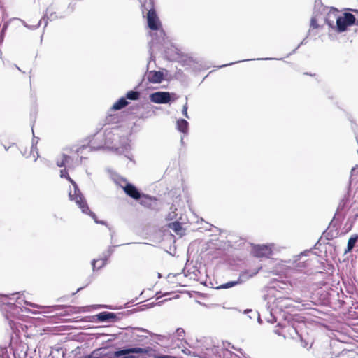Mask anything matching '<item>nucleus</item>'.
Here are the masks:
<instances>
[{"instance_id":"obj_1","label":"nucleus","mask_w":358,"mask_h":358,"mask_svg":"<svg viewBox=\"0 0 358 358\" xmlns=\"http://www.w3.org/2000/svg\"><path fill=\"white\" fill-rule=\"evenodd\" d=\"M117 137L111 130L106 129L103 133L97 132L94 136L90 137L87 145H83L79 148L78 152H82L83 150L90 148V150H98L103 148L105 146L115 149L116 152L120 155H124L127 159L131 162L134 161V156L131 153V145L126 138L123 139L122 144L116 147L113 145V142Z\"/></svg>"},{"instance_id":"obj_2","label":"nucleus","mask_w":358,"mask_h":358,"mask_svg":"<svg viewBox=\"0 0 358 358\" xmlns=\"http://www.w3.org/2000/svg\"><path fill=\"white\" fill-rule=\"evenodd\" d=\"M27 305L35 307L36 305L26 300L24 292H15L11 294H0V308L8 321L13 331L15 328L13 319L18 318L23 312L22 306Z\"/></svg>"},{"instance_id":"obj_3","label":"nucleus","mask_w":358,"mask_h":358,"mask_svg":"<svg viewBox=\"0 0 358 358\" xmlns=\"http://www.w3.org/2000/svg\"><path fill=\"white\" fill-rule=\"evenodd\" d=\"M181 185V188L177 187L167 192L168 188L166 185L159 182L155 184L153 189L157 194L156 196L162 199L159 201L166 199H172L173 201L175 200L176 201H189L191 197L187 187L183 182Z\"/></svg>"},{"instance_id":"obj_4","label":"nucleus","mask_w":358,"mask_h":358,"mask_svg":"<svg viewBox=\"0 0 358 358\" xmlns=\"http://www.w3.org/2000/svg\"><path fill=\"white\" fill-rule=\"evenodd\" d=\"M141 10L142 13L144 14L147 11L146 19L148 27L152 31H159V37L156 43H161L162 41L164 40L165 33L162 29V24L157 15L156 10L154 6V0H145L141 3Z\"/></svg>"},{"instance_id":"obj_5","label":"nucleus","mask_w":358,"mask_h":358,"mask_svg":"<svg viewBox=\"0 0 358 358\" xmlns=\"http://www.w3.org/2000/svg\"><path fill=\"white\" fill-rule=\"evenodd\" d=\"M293 302L300 303L301 300L300 298L292 299L290 297L278 296L273 301L274 307L268 306L270 309V317L267 319L270 323H274L277 321L275 313L279 311H282L286 309H290L293 306Z\"/></svg>"},{"instance_id":"obj_6","label":"nucleus","mask_w":358,"mask_h":358,"mask_svg":"<svg viewBox=\"0 0 358 358\" xmlns=\"http://www.w3.org/2000/svg\"><path fill=\"white\" fill-rule=\"evenodd\" d=\"M123 189L124 193L131 199L138 201L145 199L150 201H159L162 199L154 195H149L141 192L134 185L128 182L125 179L121 178L120 182H116Z\"/></svg>"},{"instance_id":"obj_7","label":"nucleus","mask_w":358,"mask_h":358,"mask_svg":"<svg viewBox=\"0 0 358 358\" xmlns=\"http://www.w3.org/2000/svg\"><path fill=\"white\" fill-rule=\"evenodd\" d=\"M312 250H306L301 252L299 255H296L292 259H290L288 263L290 264V266L294 269L302 271L310 265V261L306 257L309 254L312 253Z\"/></svg>"},{"instance_id":"obj_8","label":"nucleus","mask_w":358,"mask_h":358,"mask_svg":"<svg viewBox=\"0 0 358 358\" xmlns=\"http://www.w3.org/2000/svg\"><path fill=\"white\" fill-rule=\"evenodd\" d=\"M355 15L349 13L345 12L343 16H338L336 18V29L338 33L344 32L347 30L348 27L355 24Z\"/></svg>"},{"instance_id":"obj_9","label":"nucleus","mask_w":358,"mask_h":358,"mask_svg":"<svg viewBox=\"0 0 358 358\" xmlns=\"http://www.w3.org/2000/svg\"><path fill=\"white\" fill-rule=\"evenodd\" d=\"M350 203H340L335 213L332 222H340L343 218L347 216V213L355 212V208Z\"/></svg>"},{"instance_id":"obj_10","label":"nucleus","mask_w":358,"mask_h":358,"mask_svg":"<svg viewBox=\"0 0 358 358\" xmlns=\"http://www.w3.org/2000/svg\"><path fill=\"white\" fill-rule=\"evenodd\" d=\"M131 341L134 343V346L153 349L152 340L146 335L133 333Z\"/></svg>"},{"instance_id":"obj_11","label":"nucleus","mask_w":358,"mask_h":358,"mask_svg":"<svg viewBox=\"0 0 358 358\" xmlns=\"http://www.w3.org/2000/svg\"><path fill=\"white\" fill-rule=\"evenodd\" d=\"M150 100L155 103H169L171 101V94L169 92H156L150 95Z\"/></svg>"},{"instance_id":"obj_12","label":"nucleus","mask_w":358,"mask_h":358,"mask_svg":"<svg viewBox=\"0 0 358 358\" xmlns=\"http://www.w3.org/2000/svg\"><path fill=\"white\" fill-rule=\"evenodd\" d=\"M274 249V244L259 245L254 248L253 253L257 257H269Z\"/></svg>"},{"instance_id":"obj_13","label":"nucleus","mask_w":358,"mask_h":358,"mask_svg":"<svg viewBox=\"0 0 358 358\" xmlns=\"http://www.w3.org/2000/svg\"><path fill=\"white\" fill-rule=\"evenodd\" d=\"M53 4H50L45 10V12L42 17V18L40 20L45 22V27H47L48 20L49 21H54L57 19H62L64 17V15H58L56 12L53 11Z\"/></svg>"},{"instance_id":"obj_14","label":"nucleus","mask_w":358,"mask_h":358,"mask_svg":"<svg viewBox=\"0 0 358 358\" xmlns=\"http://www.w3.org/2000/svg\"><path fill=\"white\" fill-rule=\"evenodd\" d=\"M96 317L100 322H115L120 319L117 314L107 311L99 313L96 315Z\"/></svg>"},{"instance_id":"obj_15","label":"nucleus","mask_w":358,"mask_h":358,"mask_svg":"<svg viewBox=\"0 0 358 358\" xmlns=\"http://www.w3.org/2000/svg\"><path fill=\"white\" fill-rule=\"evenodd\" d=\"M71 183L73 186V190H70L69 192V197L71 200H74L75 201H85V197L78 188V185L73 180H71Z\"/></svg>"},{"instance_id":"obj_16","label":"nucleus","mask_w":358,"mask_h":358,"mask_svg":"<svg viewBox=\"0 0 358 358\" xmlns=\"http://www.w3.org/2000/svg\"><path fill=\"white\" fill-rule=\"evenodd\" d=\"M178 209L176 207L174 203H172V205L170 207V212L166 215V219L167 220L183 221L181 210H179L180 212H178Z\"/></svg>"},{"instance_id":"obj_17","label":"nucleus","mask_w":358,"mask_h":358,"mask_svg":"<svg viewBox=\"0 0 358 358\" xmlns=\"http://www.w3.org/2000/svg\"><path fill=\"white\" fill-rule=\"evenodd\" d=\"M164 78V73L161 71H151L148 74V80L152 83H160Z\"/></svg>"},{"instance_id":"obj_18","label":"nucleus","mask_w":358,"mask_h":358,"mask_svg":"<svg viewBox=\"0 0 358 358\" xmlns=\"http://www.w3.org/2000/svg\"><path fill=\"white\" fill-rule=\"evenodd\" d=\"M77 203L78 208L81 210V211L83 213L90 215L94 219V220L96 223L106 224L104 221H99L96 219V216L95 213L90 210V209L87 205V203Z\"/></svg>"},{"instance_id":"obj_19","label":"nucleus","mask_w":358,"mask_h":358,"mask_svg":"<svg viewBox=\"0 0 358 358\" xmlns=\"http://www.w3.org/2000/svg\"><path fill=\"white\" fill-rule=\"evenodd\" d=\"M110 256H108V252L106 251L103 253L102 257L100 259H94L92 262L93 270L100 269L107 264V260Z\"/></svg>"},{"instance_id":"obj_20","label":"nucleus","mask_w":358,"mask_h":358,"mask_svg":"<svg viewBox=\"0 0 358 358\" xmlns=\"http://www.w3.org/2000/svg\"><path fill=\"white\" fill-rule=\"evenodd\" d=\"M261 268H262V267H259L257 270H255L252 272L246 271H243V272L241 273L239 275V277L238 278V279L236 280V282H238V285H241V284L245 282V281H247L250 278H252L253 276H255L256 274L258 273V272L259 271V270Z\"/></svg>"},{"instance_id":"obj_21","label":"nucleus","mask_w":358,"mask_h":358,"mask_svg":"<svg viewBox=\"0 0 358 358\" xmlns=\"http://www.w3.org/2000/svg\"><path fill=\"white\" fill-rule=\"evenodd\" d=\"M176 129L183 134H187L189 130V122L186 120L180 118L176 122Z\"/></svg>"},{"instance_id":"obj_22","label":"nucleus","mask_w":358,"mask_h":358,"mask_svg":"<svg viewBox=\"0 0 358 358\" xmlns=\"http://www.w3.org/2000/svg\"><path fill=\"white\" fill-rule=\"evenodd\" d=\"M129 104L124 96L120 98L111 107L112 110H120L125 108Z\"/></svg>"},{"instance_id":"obj_23","label":"nucleus","mask_w":358,"mask_h":358,"mask_svg":"<svg viewBox=\"0 0 358 358\" xmlns=\"http://www.w3.org/2000/svg\"><path fill=\"white\" fill-rule=\"evenodd\" d=\"M141 94L138 91L131 90L127 92L125 98L127 100L137 101L140 99Z\"/></svg>"},{"instance_id":"obj_24","label":"nucleus","mask_w":358,"mask_h":358,"mask_svg":"<svg viewBox=\"0 0 358 358\" xmlns=\"http://www.w3.org/2000/svg\"><path fill=\"white\" fill-rule=\"evenodd\" d=\"M182 221L181 220L173 221V222L169 223L168 224V227L169 228L171 229L174 232L178 234L182 230Z\"/></svg>"},{"instance_id":"obj_25","label":"nucleus","mask_w":358,"mask_h":358,"mask_svg":"<svg viewBox=\"0 0 358 358\" xmlns=\"http://www.w3.org/2000/svg\"><path fill=\"white\" fill-rule=\"evenodd\" d=\"M68 160H72L71 157H70L67 155L63 154L62 155V159L60 160L57 159L56 162V164H57V166H59V167L67 168Z\"/></svg>"},{"instance_id":"obj_26","label":"nucleus","mask_w":358,"mask_h":358,"mask_svg":"<svg viewBox=\"0 0 358 358\" xmlns=\"http://www.w3.org/2000/svg\"><path fill=\"white\" fill-rule=\"evenodd\" d=\"M358 240V235L351 236L348 241L347 251H350L355 247Z\"/></svg>"},{"instance_id":"obj_27","label":"nucleus","mask_w":358,"mask_h":358,"mask_svg":"<svg viewBox=\"0 0 358 358\" xmlns=\"http://www.w3.org/2000/svg\"><path fill=\"white\" fill-rule=\"evenodd\" d=\"M348 222L352 225L358 217V210L355 208V212L347 213Z\"/></svg>"},{"instance_id":"obj_28","label":"nucleus","mask_w":358,"mask_h":358,"mask_svg":"<svg viewBox=\"0 0 358 358\" xmlns=\"http://www.w3.org/2000/svg\"><path fill=\"white\" fill-rule=\"evenodd\" d=\"M236 285H238V282H236V280L229 281L228 282L224 283V284L217 287L216 289H229V288H231V287H234Z\"/></svg>"},{"instance_id":"obj_29","label":"nucleus","mask_w":358,"mask_h":358,"mask_svg":"<svg viewBox=\"0 0 358 358\" xmlns=\"http://www.w3.org/2000/svg\"><path fill=\"white\" fill-rule=\"evenodd\" d=\"M19 20L21 22V23L26 28L31 29V30H35L38 29L41 24V20H39V22L36 25H29L24 20L19 19Z\"/></svg>"},{"instance_id":"obj_30","label":"nucleus","mask_w":358,"mask_h":358,"mask_svg":"<svg viewBox=\"0 0 358 358\" xmlns=\"http://www.w3.org/2000/svg\"><path fill=\"white\" fill-rule=\"evenodd\" d=\"M355 176H358V168H357V166L353 167L352 169H351V172H350V181H349V185L350 186L351 185V183L352 182L353 180H354V177Z\"/></svg>"},{"instance_id":"obj_31","label":"nucleus","mask_w":358,"mask_h":358,"mask_svg":"<svg viewBox=\"0 0 358 358\" xmlns=\"http://www.w3.org/2000/svg\"><path fill=\"white\" fill-rule=\"evenodd\" d=\"M309 34H310V31H308V33L307 36H306V37L302 40V41H301V42L298 45H297V47H296L295 49H294V50H292V52H290L289 54H288V55L287 56V57H288L289 55H292V54L295 53V52H296V51L298 50V48H299V47H300L301 45H306V44L307 43V38H308V37Z\"/></svg>"},{"instance_id":"obj_32","label":"nucleus","mask_w":358,"mask_h":358,"mask_svg":"<svg viewBox=\"0 0 358 358\" xmlns=\"http://www.w3.org/2000/svg\"><path fill=\"white\" fill-rule=\"evenodd\" d=\"M8 348L7 347H1L0 348V357L1 358H9Z\"/></svg>"},{"instance_id":"obj_33","label":"nucleus","mask_w":358,"mask_h":358,"mask_svg":"<svg viewBox=\"0 0 358 358\" xmlns=\"http://www.w3.org/2000/svg\"><path fill=\"white\" fill-rule=\"evenodd\" d=\"M136 329L141 332H144V333L149 334L151 336H155V337H157L158 338V340H161V338H162V336L159 335V334H152L150 331H149L148 330L143 329V328H136Z\"/></svg>"},{"instance_id":"obj_34","label":"nucleus","mask_w":358,"mask_h":358,"mask_svg":"<svg viewBox=\"0 0 358 358\" xmlns=\"http://www.w3.org/2000/svg\"><path fill=\"white\" fill-rule=\"evenodd\" d=\"M60 177L62 178H66L70 182H71V180H72L68 173L66 168L62 169L60 171Z\"/></svg>"},{"instance_id":"obj_35","label":"nucleus","mask_w":358,"mask_h":358,"mask_svg":"<svg viewBox=\"0 0 358 358\" xmlns=\"http://www.w3.org/2000/svg\"><path fill=\"white\" fill-rule=\"evenodd\" d=\"M186 103L182 107V114L186 117V118H189V115H188V113H187V109H188V106H187V97L186 96Z\"/></svg>"},{"instance_id":"obj_36","label":"nucleus","mask_w":358,"mask_h":358,"mask_svg":"<svg viewBox=\"0 0 358 358\" xmlns=\"http://www.w3.org/2000/svg\"><path fill=\"white\" fill-rule=\"evenodd\" d=\"M245 314L248 315V317L252 319V317L257 316V312L253 311L251 309H247L244 311Z\"/></svg>"},{"instance_id":"obj_37","label":"nucleus","mask_w":358,"mask_h":358,"mask_svg":"<svg viewBox=\"0 0 358 358\" xmlns=\"http://www.w3.org/2000/svg\"><path fill=\"white\" fill-rule=\"evenodd\" d=\"M34 152L36 153V158L39 157L38 155V148H37V146L36 145H34V139H32V145H31V153L33 154V155L34 156Z\"/></svg>"},{"instance_id":"obj_38","label":"nucleus","mask_w":358,"mask_h":358,"mask_svg":"<svg viewBox=\"0 0 358 358\" xmlns=\"http://www.w3.org/2000/svg\"><path fill=\"white\" fill-rule=\"evenodd\" d=\"M310 27L313 29H317L318 27L317 20L315 17H312L310 20Z\"/></svg>"},{"instance_id":"obj_39","label":"nucleus","mask_w":358,"mask_h":358,"mask_svg":"<svg viewBox=\"0 0 358 358\" xmlns=\"http://www.w3.org/2000/svg\"><path fill=\"white\" fill-rule=\"evenodd\" d=\"M176 334L179 338L183 337L185 336V331L182 328H178L176 329Z\"/></svg>"},{"instance_id":"obj_40","label":"nucleus","mask_w":358,"mask_h":358,"mask_svg":"<svg viewBox=\"0 0 358 358\" xmlns=\"http://www.w3.org/2000/svg\"><path fill=\"white\" fill-rule=\"evenodd\" d=\"M249 60L250 59H243V60H241V61H238V62H231L229 64L221 65V66H219V68H223V67H225V66H227L232 65V64H236V63H238V62H245V61H249Z\"/></svg>"},{"instance_id":"obj_41","label":"nucleus","mask_w":358,"mask_h":358,"mask_svg":"<svg viewBox=\"0 0 358 358\" xmlns=\"http://www.w3.org/2000/svg\"><path fill=\"white\" fill-rule=\"evenodd\" d=\"M63 307L64 306L62 305H56V306L50 307V308L52 309V310H54V311H58V310H62L63 308Z\"/></svg>"},{"instance_id":"obj_42","label":"nucleus","mask_w":358,"mask_h":358,"mask_svg":"<svg viewBox=\"0 0 358 358\" xmlns=\"http://www.w3.org/2000/svg\"><path fill=\"white\" fill-rule=\"evenodd\" d=\"M75 3H70L68 6V9L69 10L70 13H72L75 9Z\"/></svg>"},{"instance_id":"obj_43","label":"nucleus","mask_w":358,"mask_h":358,"mask_svg":"<svg viewBox=\"0 0 358 358\" xmlns=\"http://www.w3.org/2000/svg\"><path fill=\"white\" fill-rule=\"evenodd\" d=\"M231 348L237 351H238L243 357L245 356V353L243 352V350L241 348H236L234 345L231 346Z\"/></svg>"},{"instance_id":"obj_44","label":"nucleus","mask_w":358,"mask_h":358,"mask_svg":"<svg viewBox=\"0 0 358 358\" xmlns=\"http://www.w3.org/2000/svg\"><path fill=\"white\" fill-rule=\"evenodd\" d=\"M114 247H115V246H113V247H110V248H108V250H107V252H108V256H110V255L113 253V252H114V249H113V248H114Z\"/></svg>"},{"instance_id":"obj_45","label":"nucleus","mask_w":358,"mask_h":358,"mask_svg":"<svg viewBox=\"0 0 358 358\" xmlns=\"http://www.w3.org/2000/svg\"><path fill=\"white\" fill-rule=\"evenodd\" d=\"M349 200H350L349 194L348 193V194L345 195L344 197L340 201H342V202L349 201Z\"/></svg>"},{"instance_id":"obj_46","label":"nucleus","mask_w":358,"mask_h":358,"mask_svg":"<svg viewBox=\"0 0 358 358\" xmlns=\"http://www.w3.org/2000/svg\"><path fill=\"white\" fill-rule=\"evenodd\" d=\"M158 358H176V357L171 356V355H162L158 357Z\"/></svg>"},{"instance_id":"obj_47","label":"nucleus","mask_w":358,"mask_h":358,"mask_svg":"<svg viewBox=\"0 0 358 358\" xmlns=\"http://www.w3.org/2000/svg\"><path fill=\"white\" fill-rule=\"evenodd\" d=\"M73 159L72 160H68V164H67V168L69 169L72 166V164H73Z\"/></svg>"},{"instance_id":"obj_48","label":"nucleus","mask_w":358,"mask_h":358,"mask_svg":"<svg viewBox=\"0 0 358 358\" xmlns=\"http://www.w3.org/2000/svg\"><path fill=\"white\" fill-rule=\"evenodd\" d=\"M7 27H8V24L6 23V24H5L3 26V28H2V30H1V33H3V34H4L5 31H6V29H7Z\"/></svg>"},{"instance_id":"obj_49","label":"nucleus","mask_w":358,"mask_h":358,"mask_svg":"<svg viewBox=\"0 0 358 358\" xmlns=\"http://www.w3.org/2000/svg\"><path fill=\"white\" fill-rule=\"evenodd\" d=\"M3 38H4V34L1 33L0 34V44L3 41Z\"/></svg>"},{"instance_id":"obj_50","label":"nucleus","mask_w":358,"mask_h":358,"mask_svg":"<svg viewBox=\"0 0 358 358\" xmlns=\"http://www.w3.org/2000/svg\"><path fill=\"white\" fill-rule=\"evenodd\" d=\"M269 60V59H273V58H268V57H266V58H258V59H253L252 60Z\"/></svg>"},{"instance_id":"obj_51","label":"nucleus","mask_w":358,"mask_h":358,"mask_svg":"<svg viewBox=\"0 0 358 358\" xmlns=\"http://www.w3.org/2000/svg\"><path fill=\"white\" fill-rule=\"evenodd\" d=\"M301 345H302L303 348H307V346H308V343H306V341H303V340H301Z\"/></svg>"},{"instance_id":"obj_52","label":"nucleus","mask_w":358,"mask_h":358,"mask_svg":"<svg viewBox=\"0 0 358 358\" xmlns=\"http://www.w3.org/2000/svg\"><path fill=\"white\" fill-rule=\"evenodd\" d=\"M33 139H34V145H37L38 142V137H36L34 135V138Z\"/></svg>"},{"instance_id":"obj_53","label":"nucleus","mask_w":358,"mask_h":358,"mask_svg":"<svg viewBox=\"0 0 358 358\" xmlns=\"http://www.w3.org/2000/svg\"><path fill=\"white\" fill-rule=\"evenodd\" d=\"M141 204H143V206L145 207H147V208H149V206H150V203H147V202H145V203H140Z\"/></svg>"},{"instance_id":"obj_54","label":"nucleus","mask_w":358,"mask_h":358,"mask_svg":"<svg viewBox=\"0 0 358 358\" xmlns=\"http://www.w3.org/2000/svg\"><path fill=\"white\" fill-rule=\"evenodd\" d=\"M182 352L185 353V354H189L190 353V350L187 348H185L184 350H182Z\"/></svg>"},{"instance_id":"obj_55","label":"nucleus","mask_w":358,"mask_h":358,"mask_svg":"<svg viewBox=\"0 0 358 358\" xmlns=\"http://www.w3.org/2000/svg\"><path fill=\"white\" fill-rule=\"evenodd\" d=\"M348 10L356 13V15H358V10L357 9H348Z\"/></svg>"},{"instance_id":"obj_56","label":"nucleus","mask_w":358,"mask_h":358,"mask_svg":"<svg viewBox=\"0 0 358 358\" xmlns=\"http://www.w3.org/2000/svg\"><path fill=\"white\" fill-rule=\"evenodd\" d=\"M355 24L358 26V15H355Z\"/></svg>"},{"instance_id":"obj_57","label":"nucleus","mask_w":358,"mask_h":358,"mask_svg":"<svg viewBox=\"0 0 358 358\" xmlns=\"http://www.w3.org/2000/svg\"><path fill=\"white\" fill-rule=\"evenodd\" d=\"M327 24H328L330 27H333V22H331L328 21V20H327Z\"/></svg>"},{"instance_id":"obj_58","label":"nucleus","mask_w":358,"mask_h":358,"mask_svg":"<svg viewBox=\"0 0 358 358\" xmlns=\"http://www.w3.org/2000/svg\"><path fill=\"white\" fill-rule=\"evenodd\" d=\"M100 307L111 309V307L110 306H100Z\"/></svg>"},{"instance_id":"obj_59","label":"nucleus","mask_w":358,"mask_h":358,"mask_svg":"<svg viewBox=\"0 0 358 358\" xmlns=\"http://www.w3.org/2000/svg\"><path fill=\"white\" fill-rule=\"evenodd\" d=\"M257 317H258V322H259V323H261V318H260L259 314L258 313H257Z\"/></svg>"},{"instance_id":"obj_60","label":"nucleus","mask_w":358,"mask_h":358,"mask_svg":"<svg viewBox=\"0 0 358 358\" xmlns=\"http://www.w3.org/2000/svg\"><path fill=\"white\" fill-rule=\"evenodd\" d=\"M83 287H80V288H78V289H77V291H76V293H77V292H80L81 289H83Z\"/></svg>"},{"instance_id":"obj_61","label":"nucleus","mask_w":358,"mask_h":358,"mask_svg":"<svg viewBox=\"0 0 358 358\" xmlns=\"http://www.w3.org/2000/svg\"><path fill=\"white\" fill-rule=\"evenodd\" d=\"M168 299H165L164 301H167ZM164 302V301H162L158 303V305H161L162 303Z\"/></svg>"},{"instance_id":"obj_62","label":"nucleus","mask_w":358,"mask_h":358,"mask_svg":"<svg viewBox=\"0 0 358 358\" xmlns=\"http://www.w3.org/2000/svg\"><path fill=\"white\" fill-rule=\"evenodd\" d=\"M180 142H181V143H182V144H183V143H184V140H183V138H182H182H181V139H180Z\"/></svg>"},{"instance_id":"obj_63","label":"nucleus","mask_w":358,"mask_h":358,"mask_svg":"<svg viewBox=\"0 0 358 358\" xmlns=\"http://www.w3.org/2000/svg\"><path fill=\"white\" fill-rule=\"evenodd\" d=\"M169 292H166V293H164V294H163V296H167V295H169Z\"/></svg>"},{"instance_id":"obj_64","label":"nucleus","mask_w":358,"mask_h":358,"mask_svg":"<svg viewBox=\"0 0 358 358\" xmlns=\"http://www.w3.org/2000/svg\"><path fill=\"white\" fill-rule=\"evenodd\" d=\"M15 67H16L19 71H21V69H20V67H18L17 65H15Z\"/></svg>"}]
</instances>
